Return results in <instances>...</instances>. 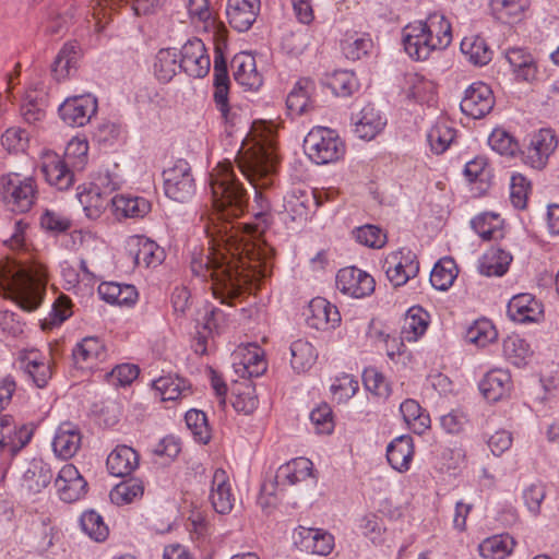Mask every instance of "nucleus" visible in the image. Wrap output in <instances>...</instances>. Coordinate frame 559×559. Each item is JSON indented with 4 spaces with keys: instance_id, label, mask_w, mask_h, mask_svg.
I'll return each instance as SVG.
<instances>
[{
    "instance_id": "nucleus-1",
    "label": "nucleus",
    "mask_w": 559,
    "mask_h": 559,
    "mask_svg": "<svg viewBox=\"0 0 559 559\" xmlns=\"http://www.w3.org/2000/svg\"><path fill=\"white\" fill-rule=\"evenodd\" d=\"M216 218L204 229L217 248L191 260V271L211 281L213 296L221 304L233 305L247 284L266 275V249L252 242L228 218L243 214L248 194L235 176L230 162L218 163L210 174Z\"/></svg>"
},
{
    "instance_id": "nucleus-2",
    "label": "nucleus",
    "mask_w": 559,
    "mask_h": 559,
    "mask_svg": "<svg viewBox=\"0 0 559 559\" xmlns=\"http://www.w3.org/2000/svg\"><path fill=\"white\" fill-rule=\"evenodd\" d=\"M47 285L43 264L20 262L10 258L0 260V294L21 309L32 312L41 305Z\"/></svg>"
},
{
    "instance_id": "nucleus-3",
    "label": "nucleus",
    "mask_w": 559,
    "mask_h": 559,
    "mask_svg": "<svg viewBox=\"0 0 559 559\" xmlns=\"http://www.w3.org/2000/svg\"><path fill=\"white\" fill-rule=\"evenodd\" d=\"M452 41L451 24L439 14H430L425 22L407 25L403 33V45L415 60H426L432 51L445 49Z\"/></svg>"
},
{
    "instance_id": "nucleus-4",
    "label": "nucleus",
    "mask_w": 559,
    "mask_h": 559,
    "mask_svg": "<svg viewBox=\"0 0 559 559\" xmlns=\"http://www.w3.org/2000/svg\"><path fill=\"white\" fill-rule=\"evenodd\" d=\"M238 165L242 175L255 188L254 201L258 204L259 211L254 215L255 217H261L271 209L267 198L260 189L272 185V175L275 171L276 165L275 155L270 147L257 144L243 153L239 158Z\"/></svg>"
},
{
    "instance_id": "nucleus-5",
    "label": "nucleus",
    "mask_w": 559,
    "mask_h": 559,
    "mask_svg": "<svg viewBox=\"0 0 559 559\" xmlns=\"http://www.w3.org/2000/svg\"><path fill=\"white\" fill-rule=\"evenodd\" d=\"M37 185L32 177L10 173L0 177V197L8 211L27 213L37 200Z\"/></svg>"
},
{
    "instance_id": "nucleus-6",
    "label": "nucleus",
    "mask_w": 559,
    "mask_h": 559,
    "mask_svg": "<svg viewBox=\"0 0 559 559\" xmlns=\"http://www.w3.org/2000/svg\"><path fill=\"white\" fill-rule=\"evenodd\" d=\"M309 158L318 165L335 163L345 155V144L335 130L317 127L310 130L304 141Z\"/></svg>"
},
{
    "instance_id": "nucleus-7",
    "label": "nucleus",
    "mask_w": 559,
    "mask_h": 559,
    "mask_svg": "<svg viewBox=\"0 0 559 559\" xmlns=\"http://www.w3.org/2000/svg\"><path fill=\"white\" fill-rule=\"evenodd\" d=\"M164 188L168 198L185 202L195 191L194 180L188 162L178 160L173 167L164 170Z\"/></svg>"
},
{
    "instance_id": "nucleus-8",
    "label": "nucleus",
    "mask_w": 559,
    "mask_h": 559,
    "mask_svg": "<svg viewBox=\"0 0 559 559\" xmlns=\"http://www.w3.org/2000/svg\"><path fill=\"white\" fill-rule=\"evenodd\" d=\"M558 146V139L551 129H540L533 135L525 151L521 152L522 160L533 169H543L549 156Z\"/></svg>"
},
{
    "instance_id": "nucleus-9",
    "label": "nucleus",
    "mask_w": 559,
    "mask_h": 559,
    "mask_svg": "<svg viewBox=\"0 0 559 559\" xmlns=\"http://www.w3.org/2000/svg\"><path fill=\"white\" fill-rule=\"evenodd\" d=\"M495 105V97L491 88L483 83H473L466 91L460 107L463 114L480 119L488 115Z\"/></svg>"
},
{
    "instance_id": "nucleus-10",
    "label": "nucleus",
    "mask_w": 559,
    "mask_h": 559,
    "mask_svg": "<svg viewBox=\"0 0 559 559\" xmlns=\"http://www.w3.org/2000/svg\"><path fill=\"white\" fill-rule=\"evenodd\" d=\"M20 368L32 379L34 384L45 388L53 373V360L37 349L24 350L19 356Z\"/></svg>"
},
{
    "instance_id": "nucleus-11",
    "label": "nucleus",
    "mask_w": 559,
    "mask_h": 559,
    "mask_svg": "<svg viewBox=\"0 0 559 559\" xmlns=\"http://www.w3.org/2000/svg\"><path fill=\"white\" fill-rule=\"evenodd\" d=\"M180 69L192 78H204L211 67L204 43L199 38L188 40L180 50Z\"/></svg>"
},
{
    "instance_id": "nucleus-12",
    "label": "nucleus",
    "mask_w": 559,
    "mask_h": 559,
    "mask_svg": "<svg viewBox=\"0 0 559 559\" xmlns=\"http://www.w3.org/2000/svg\"><path fill=\"white\" fill-rule=\"evenodd\" d=\"M337 288L354 298H362L373 293L376 282L371 275L355 266L344 267L336 275Z\"/></svg>"
},
{
    "instance_id": "nucleus-13",
    "label": "nucleus",
    "mask_w": 559,
    "mask_h": 559,
    "mask_svg": "<svg viewBox=\"0 0 559 559\" xmlns=\"http://www.w3.org/2000/svg\"><path fill=\"white\" fill-rule=\"evenodd\" d=\"M214 102L216 108L219 110L223 119L226 122H231L228 93H229V76L227 70V62L224 57L223 50L219 46L215 47L214 55Z\"/></svg>"
},
{
    "instance_id": "nucleus-14",
    "label": "nucleus",
    "mask_w": 559,
    "mask_h": 559,
    "mask_svg": "<svg viewBox=\"0 0 559 559\" xmlns=\"http://www.w3.org/2000/svg\"><path fill=\"white\" fill-rule=\"evenodd\" d=\"M97 102L91 95L67 98L59 107L61 119L71 127H83L96 114Z\"/></svg>"
},
{
    "instance_id": "nucleus-15",
    "label": "nucleus",
    "mask_w": 559,
    "mask_h": 559,
    "mask_svg": "<svg viewBox=\"0 0 559 559\" xmlns=\"http://www.w3.org/2000/svg\"><path fill=\"white\" fill-rule=\"evenodd\" d=\"M55 486L62 501L71 503L85 496L87 481L73 464H66L55 480Z\"/></svg>"
},
{
    "instance_id": "nucleus-16",
    "label": "nucleus",
    "mask_w": 559,
    "mask_h": 559,
    "mask_svg": "<svg viewBox=\"0 0 559 559\" xmlns=\"http://www.w3.org/2000/svg\"><path fill=\"white\" fill-rule=\"evenodd\" d=\"M33 431L26 426L16 427L10 415H0V450H8L14 456L32 439Z\"/></svg>"
},
{
    "instance_id": "nucleus-17",
    "label": "nucleus",
    "mask_w": 559,
    "mask_h": 559,
    "mask_svg": "<svg viewBox=\"0 0 559 559\" xmlns=\"http://www.w3.org/2000/svg\"><path fill=\"white\" fill-rule=\"evenodd\" d=\"M260 12V0H227L226 15L229 25L237 32H247Z\"/></svg>"
},
{
    "instance_id": "nucleus-18",
    "label": "nucleus",
    "mask_w": 559,
    "mask_h": 559,
    "mask_svg": "<svg viewBox=\"0 0 559 559\" xmlns=\"http://www.w3.org/2000/svg\"><path fill=\"white\" fill-rule=\"evenodd\" d=\"M210 501L219 514H228L235 504V495L228 474L223 468H216L211 481Z\"/></svg>"
},
{
    "instance_id": "nucleus-19",
    "label": "nucleus",
    "mask_w": 559,
    "mask_h": 559,
    "mask_svg": "<svg viewBox=\"0 0 559 559\" xmlns=\"http://www.w3.org/2000/svg\"><path fill=\"white\" fill-rule=\"evenodd\" d=\"M105 356V345L94 336L84 337L72 350L73 364L78 369H92Z\"/></svg>"
},
{
    "instance_id": "nucleus-20",
    "label": "nucleus",
    "mask_w": 559,
    "mask_h": 559,
    "mask_svg": "<svg viewBox=\"0 0 559 559\" xmlns=\"http://www.w3.org/2000/svg\"><path fill=\"white\" fill-rule=\"evenodd\" d=\"M231 68L234 79L243 87L254 91L262 85L263 78L258 72L255 59L251 53H237L231 60Z\"/></svg>"
},
{
    "instance_id": "nucleus-21",
    "label": "nucleus",
    "mask_w": 559,
    "mask_h": 559,
    "mask_svg": "<svg viewBox=\"0 0 559 559\" xmlns=\"http://www.w3.org/2000/svg\"><path fill=\"white\" fill-rule=\"evenodd\" d=\"M128 245L129 254L138 266H156L163 260L164 252L158 245L143 236L131 237Z\"/></svg>"
},
{
    "instance_id": "nucleus-22",
    "label": "nucleus",
    "mask_w": 559,
    "mask_h": 559,
    "mask_svg": "<svg viewBox=\"0 0 559 559\" xmlns=\"http://www.w3.org/2000/svg\"><path fill=\"white\" fill-rule=\"evenodd\" d=\"M106 465L112 476L126 477L139 466V454L131 447L118 445L108 455Z\"/></svg>"
},
{
    "instance_id": "nucleus-23",
    "label": "nucleus",
    "mask_w": 559,
    "mask_h": 559,
    "mask_svg": "<svg viewBox=\"0 0 559 559\" xmlns=\"http://www.w3.org/2000/svg\"><path fill=\"white\" fill-rule=\"evenodd\" d=\"M82 442L81 431L73 425L66 423L59 426L52 441L55 453L61 459H71L80 449Z\"/></svg>"
},
{
    "instance_id": "nucleus-24",
    "label": "nucleus",
    "mask_w": 559,
    "mask_h": 559,
    "mask_svg": "<svg viewBox=\"0 0 559 559\" xmlns=\"http://www.w3.org/2000/svg\"><path fill=\"white\" fill-rule=\"evenodd\" d=\"M414 456L413 438L408 435L395 438L386 449V460L397 472L404 473L409 469Z\"/></svg>"
},
{
    "instance_id": "nucleus-25",
    "label": "nucleus",
    "mask_w": 559,
    "mask_h": 559,
    "mask_svg": "<svg viewBox=\"0 0 559 559\" xmlns=\"http://www.w3.org/2000/svg\"><path fill=\"white\" fill-rule=\"evenodd\" d=\"M484 397L497 402L509 394L511 390V376L503 369H493L486 373L479 383Z\"/></svg>"
},
{
    "instance_id": "nucleus-26",
    "label": "nucleus",
    "mask_w": 559,
    "mask_h": 559,
    "mask_svg": "<svg viewBox=\"0 0 559 559\" xmlns=\"http://www.w3.org/2000/svg\"><path fill=\"white\" fill-rule=\"evenodd\" d=\"M540 313V305L531 294L516 295L508 304V316L514 322H534Z\"/></svg>"
},
{
    "instance_id": "nucleus-27",
    "label": "nucleus",
    "mask_w": 559,
    "mask_h": 559,
    "mask_svg": "<svg viewBox=\"0 0 559 559\" xmlns=\"http://www.w3.org/2000/svg\"><path fill=\"white\" fill-rule=\"evenodd\" d=\"M314 83L310 79H300L286 98V106L292 115L300 116L313 108L311 96Z\"/></svg>"
},
{
    "instance_id": "nucleus-28",
    "label": "nucleus",
    "mask_w": 559,
    "mask_h": 559,
    "mask_svg": "<svg viewBox=\"0 0 559 559\" xmlns=\"http://www.w3.org/2000/svg\"><path fill=\"white\" fill-rule=\"evenodd\" d=\"M311 325L318 330L335 328L341 322L338 309L324 298H314L309 304Z\"/></svg>"
},
{
    "instance_id": "nucleus-29",
    "label": "nucleus",
    "mask_w": 559,
    "mask_h": 559,
    "mask_svg": "<svg viewBox=\"0 0 559 559\" xmlns=\"http://www.w3.org/2000/svg\"><path fill=\"white\" fill-rule=\"evenodd\" d=\"M313 464L306 457H297L284 465L276 472V483L281 486H293L306 480L311 476Z\"/></svg>"
},
{
    "instance_id": "nucleus-30",
    "label": "nucleus",
    "mask_w": 559,
    "mask_h": 559,
    "mask_svg": "<svg viewBox=\"0 0 559 559\" xmlns=\"http://www.w3.org/2000/svg\"><path fill=\"white\" fill-rule=\"evenodd\" d=\"M429 324V314L421 307H412L407 310L401 329V338L406 342H416L425 334Z\"/></svg>"
},
{
    "instance_id": "nucleus-31",
    "label": "nucleus",
    "mask_w": 559,
    "mask_h": 559,
    "mask_svg": "<svg viewBox=\"0 0 559 559\" xmlns=\"http://www.w3.org/2000/svg\"><path fill=\"white\" fill-rule=\"evenodd\" d=\"M52 479L50 466L43 460H33L22 477V486L29 492L37 493L46 488Z\"/></svg>"
},
{
    "instance_id": "nucleus-32",
    "label": "nucleus",
    "mask_w": 559,
    "mask_h": 559,
    "mask_svg": "<svg viewBox=\"0 0 559 559\" xmlns=\"http://www.w3.org/2000/svg\"><path fill=\"white\" fill-rule=\"evenodd\" d=\"M80 203L82 204L87 217L96 219L109 205L114 206L115 197L100 191L98 186L91 187L87 191L79 194Z\"/></svg>"
},
{
    "instance_id": "nucleus-33",
    "label": "nucleus",
    "mask_w": 559,
    "mask_h": 559,
    "mask_svg": "<svg viewBox=\"0 0 559 559\" xmlns=\"http://www.w3.org/2000/svg\"><path fill=\"white\" fill-rule=\"evenodd\" d=\"M385 126V120L371 105L365 106L355 121V133L364 140H372Z\"/></svg>"
},
{
    "instance_id": "nucleus-34",
    "label": "nucleus",
    "mask_w": 559,
    "mask_h": 559,
    "mask_svg": "<svg viewBox=\"0 0 559 559\" xmlns=\"http://www.w3.org/2000/svg\"><path fill=\"white\" fill-rule=\"evenodd\" d=\"M290 366L297 373L307 372L316 362L318 353L313 345L307 340L294 341L289 347Z\"/></svg>"
},
{
    "instance_id": "nucleus-35",
    "label": "nucleus",
    "mask_w": 559,
    "mask_h": 559,
    "mask_svg": "<svg viewBox=\"0 0 559 559\" xmlns=\"http://www.w3.org/2000/svg\"><path fill=\"white\" fill-rule=\"evenodd\" d=\"M512 261V255L503 249L492 247L479 260V272L486 276L503 275Z\"/></svg>"
},
{
    "instance_id": "nucleus-36",
    "label": "nucleus",
    "mask_w": 559,
    "mask_h": 559,
    "mask_svg": "<svg viewBox=\"0 0 559 559\" xmlns=\"http://www.w3.org/2000/svg\"><path fill=\"white\" fill-rule=\"evenodd\" d=\"M506 59L512 67L516 78L531 82L535 80L537 67L533 57L522 48H511L506 52Z\"/></svg>"
},
{
    "instance_id": "nucleus-37",
    "label": "nucleus",
    "mask_w": 559,
    "mask_h": 559,
    "mask_svg": "<svg viewBox=\"0 0 559 559\" xmlns=\"http://www.w3.org/2000/svg\"><path fill=\"white\" fill-rule=\"evenodd\" d=\"M241 356L238 366L242 368V377H259L266 371L267 365L264 359V352L255 344H249L240 350Z\"/></svg>"
},
{
    "instance_id": "nucleus-38",
    "label": "nucleus",
    "mask_w": 559,
    "mask_h": 559,
    "mask_svg": "<svg viewBox=\"0 0 559 559\" xmlns=\"http://www.w3.org/2000/svg\"><path fill=\"white\" fill-rule=\"evenodd\" d=\"M400 411L405 423L414 433L423 435L430 428V416L421 408L417 401L412 399L405 400L401 404Z\"/></svg>"
},
{
    "instance_id": "nucleus-39",
    "label": "nucleus",
    "mask_w": 559,
    "mask_h": 559,
    "mask_svg": "<svg viewBox=\"0 0 559 559\" xmlns=\"http://www.w3.org/2000/svg\"><path fill=\"white\" fill-rule=\"evenodd\" d=\"M461 51L475 66H485L490 62L492 51L486 40L478 35H471L461 41Z\"/></svg>"
},
{
    "instance_id": "nucleus-40",
    "label": "nucleus",
    "mask_w": 559,
    "mask_h": 559,
    "mask_svg": "<svg viewBox=\"0 0 559 559\" xmlns=\"http://www.w3.org/2000/svg\"><path fill=\"white\" fill-rule=\"evenodd\" d=\"M70 168H72L71 165L57 157L44 164L43 173L51 186L66 190L73 183V173Z\"/></svg>"
},
{
    "instance_id": "nucleus-41",
    "label": "nucleus",
    "mask_w": 559,
    "mask_h": 559,
    "mask_svg": "<svg viewBox=\"0 0 559 559\" xmlns=\"http://www.w3.org/2000/svg\"><path fill=\"white\" fill-rule=\"evenodd\" d=\"M79 47L74 43L64 44L52 63V74L57 81L66 80L75 70Z\"/></svg>"
},
{
    "instance_id": "nucleus-42",
    "label": "nucleus",
    "mask_w": 559,
    "mask_h": 559,
    "mask_svg": "<svg viewBox=\"0 0 559 559\" xmlns=\"http://www.w3.org/2000/svg\"><path fill=\"white\" fill-rule=\"evenodd\" d=\"M299 535L302 538L304 546L307 549H311L313 554L326 556L334 547V537L328 532L318 528L299 527Z\"/></svg>"
},
{
    "instance_id": "nucleus-43",
    "label": "nucleus",
    "mask_w": 559,
    "mask_h": 559,
    "mask_svg": "<svg viewBox=\"0 0 559 559\" xmlns=\"http://www.w3.org/2000/svg\"><path fill=\"white\" fill-rule=\"evenodd\" d=\"M153 386L164 401H176L190 394V385L178 376H163L154 380Z\"/></svg>"
},
{
    "instance_id": "nucleus-44",
    "label": "nucleus",
    "mask_w": 559,
    "mask_h": 559,
    "mask_svg": "<svg viewBox=\"0 0 559 559\" xmlns=\"http://www.w3.org/2000/svg\"><path fill=\"white\" fill-rule=\"evenodd\" d=\"M459 273L453 258L444 257L440 259L430 273V283L438 290L449 289Z\"/></svg>"
},
{
    "instance_id": "nucleus-45",
    "label": "nucleus",
    "mask_w": 559,
    "mask_h": 559,
    "mask_svg": "<svg viewBox=\"0 0 559 559\" xmlns=\"http://www.w3.org/2000/svg\"><path fill=\"white\" fill-rule=\"evenodd\" d=\"M501 225L502 221L499 215L492 213L480 214L472 221L473 229L487 241L498 240L504 237Z\"/></svg>"
},
{
    "instance_id": "nucleus-46",
    "label": "nucleus",
    "mask_w": 559,
    "mask_h": 559,
    "mask_svg": "<svg viewBox=\"0 0 559 559\" xmlns=\"http://www.w3.org/2000/svg\"><path fill=\"white\" fill-rule=\"evenodd\" d=\"M180 69V60L178 61V53L176 49H160L155 58L154 72L156 78L163 82L168 83Z\"/></svg>"
},
{
    "instance_id": "nucleus-47",
    "label": "nucleus",
    "mask_w": 559,
    "mask_h": 559,
    "mask_svg": "<svg viewBox=\"0 0 559 559\" xmlns=\"http://www.w3.org/2000/svg\"><path fill=\"white\" fill-rule=\"evenodd\" d=\"M114 207L126 217L140 218L151 211V203L142 197L117 194Z\"/></svg>"
},
{
    "instance_id": "nucleus-48",
    "label": "nucleus",
    "mask_w": 559,
    "mask_h": 559,
    "mask_svg": "<svg viewBox=\"0 0 559 559\" xmlns=\"http://www.w3.org/2000/svg\"><path fill=\"white\" fill-rule=\"evenodd\" d=\"M528 4V0H490L492 14L502 23H511L519 19Z\"/></svg>"
},
{
    "instance_id": "nucleus-49",
    "label": "nucleus",
    "mask_w": 559,
    "mask_h": 559,
    "mask_svg": "<svg viewBox=\"0 0 559 559\" xmlns=\"http://www.w3.org/2000/svg\"><path fill=\"white\" fill-rule=\"evenodd\" d=\"M514 546V540L509 535H496L485 539L478 547L484 558L503 559Z\"/></svg>"
},
{
    "instance_id": "nucleus-50",
    "label": "nucleus",
    "mask_w": 559,
    "mask_h": 559,
    "mask_svg": "<svg viewBox=\"0 0 559 559\" xmlns=\"http://www.w3.org/2000/svg\"><path fill=\"white\" fill-rule=\"evenodd\" d=\"M143 492V483L140 479L130 478L115 486L110 491V500L118 506H122L141 498Z\"/></svg>"
},
{
    "instance_id": "nucleus-51",
    "label": "nucleus",
    "mask_w": 559,
    "mask_h": 559,
    "mask_svg": "<svg viewBox=\"0 0 559 559\" xmlns=\"http://www.w3.org/2000/svg\"><path fill=\"white\" fill-rule=\"evenodd\" d=\"M455 138V130L445 121H438L428 132L427 139L436 154L447 151Z\"/></svg>"
},
{
    "instance_id": "nucleus-52",
    "label": "nucleus",
    "mask_w": 559,
    "mask_h": 559,
    "mask_svg": "<svg viewBox=\"0 0 559 559\" xmlns=\"http://www.w3.org/2000/svg\"><path fill=\"white\" fill-rule=\"evenodd\" d=\"M80 525L82 531L96 542L105 540L109 533L103 516L94 510L83 512L80 518Z\"/></svg>"
},
{
    "instance_id": "nucleus-53",
    "label": "nucleus",
    "mask_w": 559,
    "mask_h": 559,
    "mask_svg": "<svg viewBox=\"0 0 559 559\" xmlns=\"http://www.w3.org/2000/svg\"><path fill=\"white\" fill-rule=\"evenodd\" d=\"M372 47L373 43L368 35H348L341 41L342 51L349 60L361 59L370 52Z\"/></svg>"
},
{
    "instance_id": "nucleus-54",
    "label": "nucleus",
    "mask_w": 559,
    "mask_h": 559,
    "mask_svg": "<svg viewBox=\"0 0 559 559\" xmlns=\"http://www.w3.org/2000/svg\"><path fill=\"white\" fill-rule=\"evenodd\" d=\"M498 333L491 321L477 320L466 332V340L479 347H485L495 342Z\"/></svg>"
},
{
    "instance_id": "nucleus-55",
    "label": "nucleus",
    "mask_w": 559,
    "mask_h": 559,
    "mask_svg": "<svg viewBox=\"0 0 559 559\" xmlns=\"http://www.w3.org/2000/svg\"><path fill=\"white\" fill-rule=\"evenodd\" d=\"M185 420L198 442L206 444L210 441L211 430L205 413L198 409H190L186 413Z\"/></svg>"
},
{
    "instance_id": "nucleus-56",
    "label": "nucleus",
    "mask_w": 559,
    "mask_h": 559,
    "mask_svg": "<svg viewBox=\"0 0 559 559\" xmlns=\"http://www.w3.org/2000/svg\"><path fill=\"white\" fill-rule=\"evenodd\" d=\"M404 81L403 92L408 99L419 103L428 99L427 93L432 90L431 82L416 73L406 74Z\"/></svg>"
},
{
    "instance_id": "nucleus-57",
    "label": "nucleus",
    "mask_w": 559,
    "mask_h": 559,
    "mask_svg": "<svg viewBox=\"0 0 559 559\" xmlns=\"http://www.w3.org/2000/svg\"><path fill=\"white\" fill-rule=\"evenodd\" d=\"M88 143L84 139H71L64 150L63 160L72 168L81 170L87 162Z\"/></svg>"
},
{
    "instance_id": "nucleus-58",
    "label": "nucleus",
    "mask_w": 559,
    "mask_h": 559,
    "mask_svg": "<svg viewBox=\"0 0 559 559\" xmlns=\"http://www.w3.org/2000/svg\"><path fill=\"white\" fill-rule=\"evenodd\" d=\"M329 86L336 96L347 97L358 88V83L353 72L342 70L331 75Z\"/></svg>"
},
{
    "instance_id": "nucleus-59",
    "label": "nucleus",
    "mask_w": 559,
    "mask_h": 559,
    "mask_svg": "<svg viewBox=\"0 0 559 559\" xmlns=\"http://www.w3.org/2000/svg\"><path fill=\"white\" fill-rule=\"evenodd\" d=\"M489 145L501 155L515 156L520 145L514 138L504 130L495 129L488 139Z\"/></svg>"
},
{
    "instance_id": "nucleus-60",
    "label": "nucleus",
    "mask_w": 559,
    "mask_h": 559,
    "mask_svg": "<svg viewBox=\"0 0 559 559\" xmlns=\"http://www.w3.org/2000/svg\"><path fill=\"white\" fill-rule=\"evenodd\" d=\"M528 352V344L518 335L509 336L503 341V354L515 366L524 362Z\"/></svg>"
},
{
    "instance_id": "nucleus-61",
    "label": "nucleus",
    "mask_w": 559,
    "mask_h": 559,
    "mask_svg": "<svg viewBox=\"0 0 559 559\" xmlns=\"http://www.w3.org/2000/svg\"><path fill=\"white\" fill-rule=\"evenodd\" d=\"M356 240L369 248H382L386 242V234L376 225H365L354 231Z\"/></svg>"
},
{
    "instance_id": "nucleus-62",
    "label": "nucleus",
    "mask_w": 559,
    "mask_h": 559,
    "mask_svg": "<svg viewBox=\"0 0 559 559\" xmlns=\"http://www.w3.org/2000/svg\"><path fill=\"white\" fill-rule=\"evenodd\" d=\"M531 182L521 174L511 177L510 200L514 207L523 210L527 203Z\"/></svg>"
},
{
    "instance_id": "nucleus-63",
    "label": "nucleus",
    "mask_w": 559,
    "mask_h": 559,
    "mask_svg": "<svg viewBox=\"0 0 559 559\" xmlns=\"http://www.w3.org/2000/svg\"><path fill=\"white\" fill-rule=\"evenodd\" d=\"M546 497V488L542 483H534L527 486L522 493L524 504L528 511L537 515L540 512V506Z\"/></svg>"
},
{
    "instance_id": "nucleus-64",
    "label": "nucleus",
    "mask_w": 559,
    "mask_h": 559,
    "mask_svg": "<svg viewBox=\"0 0 559 559\" xmlns=\"http://www.w3.org/2000/svg\"><path fill=\"white\" fill-rule=\"evenodd\" d=\"M469 424L467 415L457 409H453L450 413L440 417V425L443 430L451 435H459L465 431Z\"/></svg>"
}]
</instances>
